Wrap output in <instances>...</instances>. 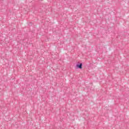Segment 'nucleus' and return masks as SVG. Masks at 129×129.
<instances>
[{
  "label": "nucleus",
  "mask_w": 129,
  "mask_h": 129,
  "mask_svg": "<svg viewBox=\"0 0 129 129\" xmlns=\"http://www.w3.org/2000/svg\"><path fill=\"white\" fill-rule=\"evenodd\" d=\"M77 67L79 68L80 69H82V63H80V64H77Z\"/></svg>",
  "instance_id": "nucleus-1"
}]
</instances>
